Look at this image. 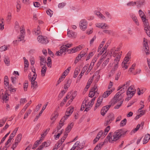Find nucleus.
I'll return each instance as SVG.
<instances>
[{"mask_svg":"<svg viewBox=\"0 0 150 150\" xmlns=\"http://www.w3.org/2000/svg\"><path fill=\"white\" fill-rule=\"evenodd\" d=\"M40 65H45L46 59L45 57H40Z\"/></svg>","mask_w":150,"mask_h":150,"instance_id":"29","label":"nucleus"},{"mask_svg":"<svg viewBox=\"0 0 150 150\" xmlns=\"http://www.w3.org/2000/svg\"><path fill=\"white\" fill-rule=\"evenodd\" d=\"M126 132L123 129L118 130L115 132L113 136V139L111 138L112 141H116L118 139L123 135L125 134Z\"/></svg>","mask_w":150,"mask_h":150,"instance_id":"1","label":"nucleus"},{"mask_svg":"<svg viewBox=\"0 0 150 150\" xmlns=\"http://www.w3.org/2000/svg\"><path fill=\"white\" fill-rule=\"evenodd\" d=\"M24 60V63L25 64V67H28L29 66V63L28 60L26 59L25 57L23 58Z\"/></svg>","mask_w":150,"mask_h":150,"instance_id":"51","label":"nucleus"},{"mask_svg":"<svg viewBox=\"0 0 150 150\" xmlns=\"http://www.w3.org/2000/svg\"><path fill=\"white\" fill-rule=\"evenodd\" d=\"M10 131H9L8 132L7 134H6L5 135V136H4V137L2 138V139L1 141V142L0 143V144L1 143H3L4 142V141L6 139V137L9 135V134H10Z\"/></svg>","mask_w":150,"mask_h":150,"instance_id":"52","label":"nucleus"},{"mask_svg":"<svg viewBox=\"0 0 150 150\" xmlns=\"http://www.w3.org/2000/svg\"><path fill=\"white\" fill-rule=\"evenodd\" d=\"M89 100V98L87 97L83 101L81 108L80 110L81 111L83 110L84 109L85 106H86V103H87V101Z\"/></svg>","mask_w":150,"mask_h":150,"instance_id":"12","label":"nucleus"},{"mask_svg":"<svg viewBox=\"0 0 150 150\" xmlns=\"http://www.w3.org/2000/svg\"><path fill=\"white\" fill-rule=\"evenodd\" d=\"M8 124L6 123L5 125V126L3 127V129L1 130L0 133H3L4 132L5 130H6L7 128H8Z\"/></svg>","mask_w":150,"mask_h":150,"instance_id":"60","label":"nucleus"},{"mask_svg":"<svg viewBox=\"0 0 150 150\" xmlns=\"http://www.w3.org/2000/svg\"><path fill=\"white\" fill-rule=\"evenodd\" d=\"M123 101V100H121L120 102L117 104V105L115 106L114 108L117 109H119L122 104Z\"/></svg>","mask_w":150,"mask_h":150,"instance_id":"42","label":"nucleus"},{"mask_svg":"<svg viewBox=\"0 0 150 150\" xmlns=\"http://www.w3.org/2000/svg\"><path fill=\"white\" fill-rule=\"evenodd\" d=\"M136 5L138 7H140L144 4L145 0H137L136 1Z\"/></svg>","mask_w":150,"mask_h":150,"instance_id":"9","label":"nucleus"},{"mask_svg":"<svg viewBox=\"0 0 150 150\" xmlns=\"http://www.w3.org/2000/svg\"><path fill=\"white\" fill-rule=\"evenodd\" d=\"M135 5H136V2L133 1H129L127 4V5L129 6H134Z\"/></svg>","mask_w":150,"mask_h":150,"instance_id":"61","label":"nucleus"},{"mask_svg":"<svg viewBox=\"0 0 150 150\" xmlns=\"http://www.w3.org/2000/svg\"><path fill=\"white\" fill-rule=\"evenodd\" d=\"M11 14L10 12L8 13V15L6 17V21L7 22H10L11 19Z\"/></svg>","mask_w":150,"mask_h":150,"instance_id":"28","label":"nucleus"},{"mask_svg":"<svg viewBox=\"0 0 150 150\" xmlns=\"http://www.w3.org/2000/svg\"><path fill=\"white\" fill-rule=\"evenodd\" d=\"M135 93V91H128V90H127L126 91L127 95L131 96H133Z\"/></svg>","mask_w":150,"mask_h":150,"instance_id":"36","label":"nucleus"},{"mask_svg":"<svg viewBox=\"0 0 150 150\" xmlns=\"http://www.w3.org/2000/svg\"><path fill=\"white\" fill-rule=\"evenodd\" d=\"M120 59V55H118L115 59L114 63L115 64L114 67L117 68L118 67V64Z\"/></svg>","mask_w":150,"mask_h":150,"instance_id":"11","label":"nucleus"},{"mask_svg":"<svg viewBox=\"0 0 150 150\" xmlns=\"http://www.w3.org/2000/svg\"><path fill=\"white\" fill-rule=\"evenodd\" d=\"M48 102H47V103L46 104H45L42 107V109L40 111V112L39 113V115H41L43 111L46 108L47 106V105Z\"/></svg>","mask_w":150,"mask_h":150,"instance_id":"50","label":"nucleus"},{"mask_svg":"<svg viewBox=\"0 0 150 150\" xmlns=\"http://www.w3.org/2000/svg\"><path fill=\"white\" fill-rule=\"evenodd\" d=\"M40 28L39 26H38L37 29H35L34 30V34L35 35H38L40 33Z\"/></svg>","mask_w":150,"mask_h":150,"instance_id":"39","label":"nucleus"},{"mask_svg":"<svg viewBox=\"0 0 150 150\" xmlns=\"http://www.w3.org/2000/svg\"><path fill=\"white\" fill-rule=\"evenodd\" d=\"M110 126H108L105 128L104 130V133H103L104 135H106L107 134L108 132L110 129Z\"/></svg>","mask_w":150,"mask_h":150,"instance_id":"46","label":"nucleus"},{"mask_svg":"<svg viewBox=\"0 0 150 150\" xmlns=\"http://www.w3.org/2000/svg\"><path fill=\"white\" fill-rule=\"evenodd\" d=\"M68 134L67 133H65L64 134V135L61 138V140H59L60 141H61V143H63L64 140L65 139L66 137H67Z\"/></svg>","mask_w":150,"mask_h":150,"instance_id":"48","label":"nucleus"},{"mask_svg":"<svg viewBox=\"0 0 150 150\" xmlns=\"http://www.w3.org/2000/svg\"><path fill=\"white\" fill-rule=\"evenodd\" d=\"M121 74V72L120 71H118L115 76V80H117L120 77Z\"/></svg>","mask_w":150,"mask_h":150,"instance_id":"64","label":"nucleus"},{"mask_svg":"<svg viewBox=\"0 0 150 150\" xmlns=\"http://www.w3.org/2000/svg\"><path fill=\"white\" fill-rule=\"evenodd\" d=\"M31 88H33V89H36L38 86L37 82L36 81L31 82Z\"/></svg>","mask_w":150,"mask_h":150,"instance_id":"26","label":"nucleus"},{"mask_svg":"<svg viewBox=\"0 0 150 150\" xmlns=\"http://www.w3.org/2000/svg\"><path fill=\"white\" fill-rule=\"evenodd\" d=\"M150 139V135L149 134H146L143 139V144H146Z\"/></svg>","mask_w":150,"mask_h":150,"instance_id":"13","label":"nucleus"},{"mask_svg":"<svg viewBox=\"0 0 150 150\" xmlns=\"http://www.w3.org/2000/svg\"><path fill=\"white\" fill-rule=\"evenodd\" d=\"M19 25L18 22L17 21H16L15 23V30L17 31H18L19 28Z\"/></svg>","mask_w":150,"mask_h":150,"instance_id":"43","label":"nucleus"},{"mask_svg":"<svg viewBox=\"0 0 150 150\" xmlns=\"http://www.w3.org/2000/svg\"><path fill=\"white\" fill-rule=\"evenodd\" d=\"M112 92V90L107 91L105 92L103 95V97L106 98Z\"/></svg>","mask_w":150,"mask_h":150,"instance_id":"17","label":"nucleus"},{"mask_svg":"<svg viewBox=\"0 0 150 150\" xmlns=\"http://www.w3.org/2000/svg\"><path fill=\"white\" fill-rule=\"evenodd\" d=\"M130 56V54H127V56H126V57L124 59V60L123 62H124L125 63H127V62L129 60V56Z\"/></svg>","mask_w":150,"mask_h":150,"instance_id":"47","label":"nucleus"},{"mask_svg":"<svg viewBox=\"0 0 150 150\" xmlns=\"http://www.w3.org/2000/svg\"><path fill=\"white\" fill-rule=\"evenodd\" d=\"M95 25L97 27L103 29H108L109 28L108 25L105 23H96Z\"/></svg>","mask_w":150,"mask_h":150,"instance_id":"7","label":"nucleus"},{"mask_svg":"<svg viewBox=\"0 0 150 150\" xmlns=\"http://www.w3.org/2000/svg\"><path fill=\"white\" fill-rule=\"evenodd\" d=\"M53 11L50 9H49L46 11V13L48 15H49L50 17L52 16L53 13Z\"/></svg>","mask_w":150,"mask_h":150,"instance_id":"62","label":"nucleus"},{"mask_svg":"<svg viewBox=\"0 0 150 150\" xmlns=\"http://www.w3.org/2000/svg\"><path fill=\"white\" fill-rule=\"evenodd\" d=\"M66 5V3L62 2L59 3L58 5V7L59 8H63Z\"/></svg>","mask_w":150,"mask_h":150,"instance_id":"63","label":"nucleus"},{"mask_svg":"<svg viewBox=\"0 0 150 150\" xmlns=\"http://www.w3.org/2000/svg\"><path fill=\"white\" fill-rule=\"evenodd\" d=\"M4 62L7 66L9 65L10 64V60L8 57H6L4 58Z\"/></svg>","mask_w":150,"mask_h":150,"instance_id":"37","label":"nucleus"},{"mask_svg":"<svg viewBox=\"0 0 150 150\" xmlns=\"http://www.w3.org/2000/svg\"><path fill=\"white\" fill-rule=\"evenodd\" d=\"M38 41L42 44H46L48 42L47 38L42 35L38 36L37 38Z\"/></svg>","mask_w":150,"mask_h":150,"instance_id":"5","label":"nucleus"},{"mask_svg":"<svg viewBox=\"0 0 150 150\" xmlns=\"http://www.w3.org/2000/svg\"><path fill=\"white\" fill-rule=\"evenodd\" d=\"M127 120L125 118L122 120L120 123V125L121 126H123L125 125L126 123Z\"/></svg>","mask_w":150,"mask_h":150,"instance_id":"57","label":"nucleus"},{"mask_svg":"<svg viewBox=\"0 0 150 150\" xmlns=\"http://www.w3.org/2000/svg\"><path fill=\"white\" fill-rule=\"evenodd\" d=\"M32 110L30 109H29L28 110L25 114L24 119H25L27 118L28 115L30 114Z\"/></svg>","mask_w":150,"mask_h":150,"instance_id":"41","label":"nucleus"},{"mask_svg":"<svg viewBox=\"0 0 150 150\" xmlns=\"http://www.w3.org/2000/svg\"><path fill=\"white\" fill-rule=\"evenodd\" d=\"M94 76H93L92 77H91L90 79H89L87 84V85H88L89 86H90L91 83H92L94 78Z\"/></svg>","mask_w":150,"mask_h":150,"instance_id":"54","label":"nucleus"},{"mask_svg":"<svg viewBox=\"0 0 150 150\" xmlns=\"http://www.w3.org/2000/svg\"><path fill=\"white\" fill-rule=\"evenodd\" d=\"M64 124H62L61 122H59V125H58L56 128L53 131V134L55 132H58L62 128V127L64 125Z\"/></svg>","mask_w":150,"mask_h":150,"instance_id":"14","label":"nucleus"},{"mask_svg":"<svg viewBox=\"0 0 150 150\" xmlns=\"http://www.w3.org/2000/svg\"><path fill=\"white\" fill-rule=\"evenodd\" d=\"M61 141L59 140L57 144H56L54 146V147L53 149L52 150H54V149H57L62 144V143H61Z\"/></svg>","mask_w":150,"mask_h":150,"instance_id":"25","label":"nucleus"},{"mask_svg":"<svg viewBox=\"0 0 150 150\" xmlns=\"http://www.w3.org/2000/svg\"><path fill=\"white\" fill-rule=\"evenodd\" d=\"M120 49L119 47H113L110 50L111 54L114 57H116L118 55H120V59L122 55V52H119Z\"/></svg>","mask_w":150,"mask_h":150,"instance_id":"2","label":"nucleus"},{"mask_svg":"<svg viewBox=\"0 0 150 150\" xmlns=\"http://www.w3.org/2000/svg\"><path fill=\"white\" fill-rule=\"evenodd\" d=\"M106 40V39H104L103 40V41L101 42V43L100 44L99 46V47L98 50V51L99 52L101 49V48L103 47V45H104L105 41Z\"/></svg>","mask_w":150,"mask_h":150,"instance_id":"34","label":"nucleus"},{"mask_svg":"<svg viewBox=\"0 0 150 150\" xmlns=\"http://www.w3.org/2000/svg\"><path fill=\"white\" fill-rule=\"evenodd\" d=\"M127 90H128V91H134L136 92V89H135L134 86L132 85L129 86Z\"/></svg>","mask_w":150,"mask_h":150,"instance_id":"59","label":"nucleus"},{"mask_svg":"<svg viewBox=\"0 0 150 150\" xmlns=\"http://www.w3.org/2000/svg\"><path fill=\"white\" fill-rule=\"evenodd\" d=\"M20 3V1L19 0H18L17 1L16 7L17 8V12H18L20 11L21 9V6Z\"/></svg>","mask_w":150,"mask_h":150,"instance_id":"32","label":"nucleus"},{"mask_svg":"<svg viewBox=\"0 0 150 150\" xmlns=\"http://www.w3.org/2000/svg\"><path fill=\"white\" fill-rule=\"evenodd\" d=\"M67 35L69 37H75V33L72 31L68 29Z\"/></svg>","mask_w":150,"mask_h":150,"instance_id":"20","label":"nucleus"},{"mask_svg":"<svg viewBox=\"0 0 150 150\" xmlns=\"http://www.w3.org/2000/svg\"><path fill=\"white\" fill-rule=\"evenodd\" d=\"M67 50V49L66 48V46L63 45L60 47L59 50L56 52L55 55L58 56H61L63 54H64V55H65L66 53V52Z\"/></svg>","mask_w":150,"mask_h":150,"instance_id":"4","label":"nucleus"},{"mask_svg":"<svg viewBox=\"0 0 150 150\" xmlns=\"http://www.w3.org/2000/svg\"><path fill=\"white\" fill-rule=\"evenodd\" d=\"M80 71V69H79L77 68L76 69L74 75V78H76L77 77Z\"/></svg>","mask_w":150,"mask_h":150,"instance_id":"45","label":"nucleus"},{"mask_svg":"<svg viewBox=\"0 0 150 150\" xmlns=\"http://www.w3.org/2000/svg\"><path fill=\"white\" fill-rule=\"evenodd\" d=\"M71 68L70 67H69L64 71L62 75L63 76L64 78L67 75L71 69Z\"/></svg>","mask_w":150,"mask_h":150,"instance_id":"23","label":"nucleus"},{"mask_svg":"<svg viewBox=\"0 0 150 150\" xmlns=\"http://www.w3.org/2000/svg\"><path fill=\"white\" fill-rule=\"evenodd\" d=\"M79 26L81 30H85L87 26V22L86 21L85 19L81 20L79 23Z\"/></svg>","mask_w":150,"mask_h":150,"instance_id":"6","label":"nucleus"},{"mask_svg":"<svg viewBox=\"0 0 150 150\" xmlns=\"http://www.w3.org/2000/svg\"><path fill=\"white\" fill-rule=\"evenodd\" d=\"M76 92H74L71 95V97L70 98L71 100L69 101L68 102H71L75 98V97L76 96Z\"/></svg>","mask_w":150,"mask_h":150,"instance_id":"44","label":"nucleus"},{"mask_svg":"<svg viewBox=\"0 0 150 150\" xmlns=\"http://www.w3.org/2000/svg\"><path fill=\"white\" fill-rule=\"evenodd\" d=\"M130 16L131 18L133 20L135 23L138 26L139 25V23L138 22V21L137 19V18L135 15L131 13L130 14Z\"/></svg>","mask_w":150,"mask_h":150,"instance_id":"10","label":"nucleus"},{"mask_svg":"<svg viewBox=\"0 0 150 150\" xmlns=\"http://www.w3.org/2000/svg\"><path fill=\"white\" fill-rule=\"evenodd\" d=\"M58 116V113L56 111H55L54 114L52 115L51 119L54 121L57 118Z\"/></svg>","mask_w":150,"mask_h":150,"instance_id":"22","label":"nucleus"},{"mask_svg":"<svg viewBox=\"0 0 150 150\" xmlns=\"http://www.w3.org/2000/svg\"><path fill=\"white\" fill-rule=\"evenodd\" d=\"M4 19L3 18L0 19V29L3 30L4 29Z\"/></svg>","mask_w":150,"mask_h":150,"instance_id":"35","label":"nucleus"},{"mask_svg":"<svg viewBox=\"0 0 150 150\" xmlns=\"http://www.w3.org/2000/svg\"><path fill=\"white\" fill-rule=\"evenodd\" d=\"M107 118L110 120L112 121L114 119V115L112 113H110L109 115H108Z\"/></svg>","mask_w":150,"mask_h":150,"instance_id":"31","label":"nucleus"},{"mask_svg":"<svg viewBox=\"0 0 150 150\" xmlns=\"http://www.w3.org/2000/svg\"><path fill=\"white\" fill-rule=\"evenodd\" d=\"M74 125L73 122L71 123L70 125H68L66 129V131L67 133H68L70 132L71 128L73 127Z\"/></svg>","mask_w":150,"mask_h":150,"instance_id":"18","label":"nucleus"},{"mask_svg":"<svg viewBox=\"0 0 150 150\" xmlns=\"http://www.w3.org/2000/svg\"><path fill=\"white\" fill-rule=\"evenodd\" d=\"M10 47L9 45L8 46L6 45H4L0 47V51L3 52L7 50V47Z\"/></svg>","mask_w":150,"mask_h":150,"instance_id":"38","label":"nucleus"},{"mask_svg":"<svg viewBox=\"0 0 150 150\" xmlns=\"http://www.w3.org/2000/svg\"><path fill=\"white\" fill-rule=\"evenodd\" d=\"M69 117V115H64L61 120L60 122L61 123H62V124H64V122Z\"/></svg>","mask_w":150,"mask_h":150,"instance_id":"33","label":"nucleus"},{"mask_svg":"<svg viewBox=\"0 0 150 150\" xmlns=\"http://www.w3.org/2000/svg\"><path fill=\"white\" fill-rule=\"evenodd\" d=\"M140 126V124H138L137 125V126L136 128H135V129H133L132 130L131 132L133 133H135L139 129Z\"/></svg>","mask_w":150,"mask_h":150,"instance_id":"56","label":"nucleus"},{"mask_svg":"<svg viewBox=\"0 0 150 150\" xmlns=\"http://www.w3.org/2000/svg\"><path fill=\"white\" fill-rule=\"evenodd\" d=\"M25 37V35H21L18 36L17 38L18 40H15L13 42L14 43H16V42L18 41H21L24 40Z\"/></svg>","mask_w":150,"mask_h":150,"instance_id":"15","label":"nucleus"},{"mask_svg":"<svg viewBox=\"0 0 150 150\" xmlns=\"http://www.w3.org/2000/svg\"><path fill=\"white\" fill-rule=\"evenodd\" d=\"M50 129L49 128H48L44 131L43 134H41V138L42 137H44L46 135L48 132L49 131Z\"/></svg>","mask_w":150,"mask_h":150,"instance_id":"49","label":"nucleus"},{"mask_svg":"<svg viewBox=\"0 0 150 150\" xmlns=\"http://www.w3.org/2000/svg\"><path fill=\"white\" fill-rule=\"evenodd\" d=\"M111 106V105H107L103 107L102 109L104 110V111H105L106 112H107L108 111V110H109V108H110Z\"/></svg>","mask_w":150,"mask_h":150,"instance_id":"58","label":"nucleus"},{"mask_svg":"<svg viewBox=\"0 0 150 150\" xmlns=\"http://www.w3.org/2000/svg\"><path fill=\"white\" fill-rule=\"evenodd\" d=\"M139 16L141 18L142 20H143L145 19V18H146V16L143 11L141 9L139 10Z\"/></svg>","mask_w":150,"mask_h":150,"instance_id":"16","label":"nucleus"},{"mask_svg":"<svg viewBox=\"0 0 150 150\" xmlns=\"http://www.w3.org/2000/svg\"><path fill=\"white\" fill-rule=\"evenodd\" d=\"M7 119V118L5 117L0 120V127H2L3 126L6 121Z\"/></svg>","mask_w":150,"mask_h":150,"instance_id":"24","label":"nucleus"},{"mask_svg":"<svg viewBox=\"0 0 150 150\" xmlns=\"http://www.w3.org/2000/svg\"><path fill=\"white\" fill-rule=\"evenodd\" d=\"M31 103V101L30 100L24 106L23 109L22 110L21 112L18 115V116H21V115H22L25 111L26 109L30 105Z\"/></svg>","mask_w":150,"mask_h":150,"instance_id":"8","label":"nucleus"},{"mask_svg":"<svg viewBox=\"0 0 150 150\" xmlns=\"http://www.w3.org/2000/svg\"><path fill=\"white\" fill-rule=\"evenodd\" d=\"M22 137V135L21 134H18L15 139V141L19 142L21 139Z\"/></svg>","mask_w":150,"mask_h":150,"instance_id":"40","label":"nucleus"},{"mask_svg":"<svg viewBox=\"0 0 150 150\" xmlns=\"http://www.w3.org/2000/svg\"><path fill=\"white\" fill-rule=\"evenodd\" d=\"M126 88L124 87L116 94L113 98L114 100V103H117L120 100L119 98L120 96L121 95V94L124 93L126 91Z\"/></svg>","mask_w":150,"mask_h":150,"instance_id":"3","label":"nucleus"},{"mask_svg":"<svg viewBox=\"0 0 150 150\" xmlns=\"http://www.w3.org/2000/svg\"><path fill=\"white\" fill-rule=\"evenodd\" d=\"M28 85V81H25L23 83V89L24 91H27Z\"/></svg>","mask_w":150,"mask_h":150,"instance_id":"30","label":"nucleus"},{"mask_svg":"<svg viewBox=\"0 0 150 150\" xmlns=\"http://www.w3.org/2000/svg\"><path fill=\"white\" fill-rule=\"evenodd\" d=\"M2 99L3 100H5L6 101L8 100V97L7 96L6 93H5V94H3L2 96Z\"/></svg>","mask_w":150,"mask_h":150,"instance_id":"55","label":"nucleus"},{"mask_svg":"<svg viewBox=\"0 0 150 150\" xmlns=\"http://www.w3.org/2000/svg\"><path fill=\"white\" fill-rule=\"evenodd\" d=\"M69 80L67 81V82L64 86V88L65 90H67L69 87L70 86V83L69 82Z\"/></svg>","mask_w":150,"mask_h":150,"instance_id":"53","label":"nucleus"},{"mask_svg":"<svg viewBox=\"0 0 150 150\" xmlns=\"http://www.w3.org/2000/svg\"><path fill=\"white\" fill-rule=\"evenodd\" d=\"M80 142L77 141L73 145V147L71 148V150H74L78 148L79 147Z\"/></svg>","mask_w":150,"mask_h":150,"instance_id":"21","label":"nucleus"},{"mask_svg":"<svg viewBox=\"0 0 150 150\" xmlns=\"http://www.w3.org/2000/svg\"><path fill=\"white\" fill-rule=\"evenodd\" d=\"M74 111V108H68L67 109V112H66V115H69V116Z\"/></svg>","mask_w":150,"mask_h":150,"instance_id":"19","label":"nucleus"},{"mask_svg":"<svg viewBox=\"0 0 150 150\" xmlns=\"http://www.w3.org/2000/svg\"><path fill=\"white\" fill-rule=\"evenodd\" d=\"M47 68L45 66V65L43 66L42 67V69L41 70V75L42 76H45V73L46 71Z\"/></svg>","mask_w":150,"mask_h":150,"instance_id":"27","label":"nucleus"}]
</instances>
